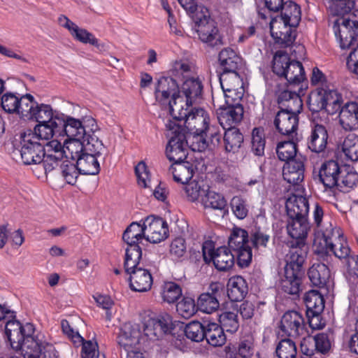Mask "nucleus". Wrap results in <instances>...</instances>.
Listing matches in <instances>:
<instances>
[{"instance_id": "obj_35", "label": "nucleus", "mask_w": 358, "mask_h": 358, "mask_svg": "<svg viewBox=\"0 0 358 358\" xmlns=\"http://www.w3.org/2000/svg\"><path fill=\"white\" fill-rule=\"evenodd\" d=\"M196 169V166L190 162L179 163L175 166H171L174 181L182 185L189 182L194 176Z\"/></svg>"}, {"instance_id": "obj_19", "label": "nucleus", "mask_w": 358, "mask_h": 358, "mask_svg": "<svg viewBox=\"0 0 358 358\" xmlns=\"http://www.w3.org/2000/svg\"><path fill=\"white\" fill-rule=\"evenodd\" d=\"M176 136L171 137L166 148V155L167 159L172 162L173 166L179 164V163L187 162V149L189 148L192 142L189 137L185 139L178 138Z\"/></svg>"}, {"instance_id": "obj_1", "label": "nucleus", "mask_w": 358, "mask_h": 358, "mask_svg": "<svg viewBox=\"0 0 358 358\" xmlns=\"http://www.w3.org/2000/svg\"><path fill=\"white\" fill-rule=\"evenodd\" d=\"M285 210L287 217V231L293 239L290 249L285 257L284 278L281 285L284 292L290 295H299L305 275V263L309 247L306 243L310 224L308 222V198L292 193L286 199Z\"/></svg>"}, {"instance_id": "obj_11", "label": "nucleus", "mask_w": 358, "mask_h": 358, "mask_svg": "<svg viewBox=\"0 0 358 358\" xmlns=\"http://www.w3.org/2000/svg\"><path fill=\"white\" fill-rule=\"evenodd\" d=\"M194 26L193 29L197 33L199 39L212 47L223 45L222 36L219 33L217 22L210 16L203 13L192 15Z\"/></svg>"}, {"instance_id": "obj_36", "label": "nucleus", "mask_w": 358, "mask_h": 358, "mask_svg": "<svg viewBox=\"0 0 358 358\" xmlns=\"http://www.w3.org/2000/svg\"><path fill=\"white\" fill-rule=\"evenodd\" d=\"M141 220L139 222H131L124 230L122 234V240L126 244L137 241L138 243H142V239L145 238V225Z\"/></svg>"}, {"instance_id": "obj_28", "label": "nucleus", "mask_w": 358, "mask_h": 358, "mask_svg": "<svg viewBox=\"0 0 358 358\" xmlns=\"http://www.w3.org/2000/svg\"><path fill=\"white\" fill-rule=\"evenodd\" d=\"M248 283L241 275H234L228 280L227 283V296L231 301H242L248 294Z\"/></svg>"}, {"instance_id": "obj_61", "label": "nucleus", "mask_w": 358, "mask_h": 358, "mask_svg": "<svg viewBox=\"0 0 358 358\" xmlns=\"http://www.w3.org/2000/svg\"><path fill=\"white\" fill-rule=\"evenodd\" d=\"M315 341V350L322 355L327 354L331 349V342L327 333H318L311 337Z\"/></svg>"}, {"instance_id": "obj_49", "label": "nucleus", "mask_w": 358, "mask_h": 358, "mask_svg": "<svg viewBox=\"0 0 358 358\" xmlns=\"http://www.w3.org/2000/svg\"><path fill=\"white\" fill-rule=\"evenodd\" d=\"M182 296V288L176 282L169 281L163 285L162 296L164 301L173 303Z\"/></svg>"}, {"instance_id": "obj_10", "label": "nucleus", "mask_w": 358, "mask_h": 358, "mask_svg": "<svg viewBox=\"0 0 358 358\" xmlns=\"http://www.w3.org/2000/svg\"><path fill=\"white\" fill-rule=\"evenodd\" d=\"M32 115L33 119L31 120L38 122L32 131L40 134L41 132H44V135L51 136V135H54V131L58 127V120L56 118H61L63 116V113L57 110H53L50 104L38 103L36 105V110Z\"/></svg>"}, {"instance_id": "obj_14", "label": "nucleus", "mask_w": 358, "mask_h": 358, "mask_svg": "<svg viewBox=\"0 0 358 358\" xmlns=\"http://www.w3.org/2000/svg\"><path fill=\"white\" fill-rule=\"evenodd\" d=\"M206 320H203V322L198 320H193L188 324L182 322H178V330L176 339L173 341L176 348L182 350L186 347L185 342V338L193 342H201L205 338V328Z\"/></svg>"}, {"instance_id": "obj_40", "label": "nucleus", "mask_w": 358, "mask_h": 358, "mask_svg": "<svg viewBox=\"0 0 358 358\" xmlns=\"http://www.w3.org/2000/svg\"><path fill=\"white\" fill-rule=\"evenodd\" d=\"M176 310L182 317L188 319L193 316L199 309L194 296L185 294L182 296V299L177 303Z\"/></svg>"}, {"instance_id": "obj_16", "label": "nucleus", "mask_w": 358, "mask_h": 358, "mask_svg": "<svg viewBox=\"0 0 358 358\" xmlns=\"http://www.w3.org/2000/svg\"><path fill=\"white\" fill-rule=\"evenodd\" d=\"M300 113H297L296 108H291L289 106L279 110L273 121L276 130L285 136H290L295 133L299 127Z\"/></svg>"}, {"instance_id": "obj_63", "label": "nucleus", "mask_w": 358, "mask_h": 358, "mask_svg": "<svg viewBox=\"0 0 358 358\" xmlns=\"http://www.w3.org/2000/svg\"><path fill=\"white\" fill-rule=\"evenodd\" d=\"M207 293H209L212 297L215 298L219 303L220 301H225L227 297V287L221 282H212L208 287Z\"/></svg>"}, {"instance_id": "obj_39", "label": "nucleus", "mask_w": 358, "mask_h": 358, "mask_svg": "<svg viewBox=\"0 0 358 358\" xmlns=\"http://www.w3.org/2000/svg\"><path fill=\"white\" fill-rule=\"evenodd\" d=\"M66 20L64 27L67 29L72 37L77 41L83 44H90L94 35L86 29L79 27L76 23L68 17H62Z\"/></svg>"}, {"instance_id": "obj_62", "label": "nucleus", "mask_w": 358, "mask_h": 358, "mask_svg": "<svg viewBox=\"0 0 358 358\" xmlns=\"http://www.w3.org/2000/svg\"><path fill=\"white\" fill-rule=\"evenodd\" d=\"M336 228H331V229H327L325 231H322V238L324 243V245L321 248V249H317L316 252L318 255H328V250H332L335 246V244L332 241V236L334 235L335 232L337 234Z\"/></svg>"}, {"instance_id": "obj_26", "label": "nucleus", "mask_w": 358, "mask_h": 358, "mask_svg": "<svg viewBox=\"0 0 358 358\" xmlns=\"http://www.w3.org/2000/svg\"><path fill=\"white\" fill-rule=\"evenodd\" d=\"M94 143L89 138L81 139L80 138H66L64 141V148L69 154L65 155V159L71 160H77L79 155L86 151H94Z\"/></svg>"}, {"instance_id": "obj_47", "label": "nucleus", "mask_w": 358, "mask_h": 358, "mask_svg": "<svg viewBox=\"0 0 358 358\" xmlns=\"http://www.w3.org/2000/svg\"><path fill=\"white\" fill-rule=\"evenodd\" d=\"M342 150L347 159L352 162H357L358 136L355 134H348L342 144Z\"/></svg>"}, {"instance_id": "obj_20", "label": "nucleus", "mask_w": 358, "mask_h": 358, "mask_svg": "<svg viewBox=\"0 0 358 358\" xmlns=\"http://www.w3.org/2000/svg\"><path fill=\"white\" fill-rule=\"evenodd\" d=\"M125 273L129 275V287L132 291L145 292L151 289L153 278L148 269L141 266Z\"/></svg>"}, {"instance_id": "obj_42", "label": "nucleus", "mask_w": 358, "mask_h": 358, "mask_svg": "<svg viewBox=\"0 0 358 358\" xmlns=\"http://www.w3.org/2000/svg\"><path fill=\"white\" fill-rule=\"evenodd\" d=\"M249 235L247 230L234 227L228 240V248L234 250L240 249L248 245Z\"/></svg>"}, {"instance_id": "obj_17", "label": "nucleus", "mask_w": 358, "mask_h": 358, "mask_svg": "<svg viewBox=\"0 0 358 358\" xmlns=\"http://www.w3.org/2000/svg\"><path fill=\"white\" fill-rule=\"evenodd\" d=\"M243 113V106L241 103L232 102L231 105L222 106L216 110L218 122L223 129L241 122Z\"/></svg>"}, {"instance_id": "obj_6", "label": "nucleus", "mask_w": 358, "mask_h": 358, "mask_svg": "<svg viewBox=\"0 0 358 358\" xmlns=\"http://www.w3.org/2000/svg\"><path fill=\"white\" fill-rule=\"evenodd\" d=\"M271 71L279 78L285 79L286 85L301 84L307 80L303 64L292 59L286 50H279L273 54Z\"/></svg>"}, {"instance_id": "obj_60", "label": "nucleus", "mask_w": 358, "mask_h": 358, "mask_svg": "<svg viewBox=\"0 0 358 358\" xmlns=\"http://www.w3.org/2000/svg\"><path fill=\"white\" fill-rule=\"evenodd\" d=\"M251 242L254 248L259 246L266 248L270 240V235L263 231L259 226H255V231L251 234Z\"/></svg>"}, {"instance_id": "obj_43", "label": "nucleus", "mask_w": 358, "mask_h": 358, "mask_svg": "<svg viewBox=\"0 0 358 358\" xmlns=\"http://www.w3.org/2000/svg\"><path fill=\"white\" fill-rule=\"evenodd\" d=\"M303 301L306 310H317L324 311L325 300L322 293L317 289H310L304 294Z\"/></svg>"}, {"instance_id": "obj_44", "label": "nucleus", "mask_w": 358, "mask_h": 358, "mask_svg": "<svg viewBox=\"0 0 358 358\" xmlns=\"http://www.w3.org/2000/svg\"><path fill=\"white\" fill-rule=\"evenodd\" d=\"M220 326L224 328V330L229 333H235L239 328L237 313L231 311H222L217 314Z\"/></svg>"}, {"instance_id": "obj_2", "label": "nucleus", "mask_w": 358, "mask_h": 358, "mask_svg": "<svg viewBox=\"0 0 358 358\" xmlns=\"http://www.w3.org/2000/svg\"><path fill=\"white\" fill-rule=\"evenodd\" d=\"M176 71L178 72L176 69H171L164 73L155 86V101L162 109L168 110L169 114H172L173 108H178L180 105L192 107L203 98V84L199 77H187L179 85L173 77Z\"/></svg>"}, {"instance_id": "obj_18", "label": "nucleus", "mask_w": 358, "mask_h": 358, "mask_svg": "<svg viewBox=\"0 0 358 358\" xmlns=\"http://www.w3.org/2000/svg\"><path fill=\"white\" fill-rule=\"evenodd\" d=\"M326 89L317 87L312 90L307 99V106L311 112V122L326 120L324 110L327 108Z\"/></svg>"}, {"instance_id": "obj_13", "label": "nucleus", "mask_w": 358, "mask_h": 358, "mask_svg": "<svg viewBox=\"0 0 358 358\" xmlns=\"http://www.w3.org/2000/svg\"><path fill=\"white\" fill-rule=\"evenodd\" d=\"M178 321L173 320L172 317L168 314H161L155 317L149 318L143 324V331L147 336H153L159 340L166 334H171L175 338L176 336Z\"/></svg>"}, {"instance_id": "obj_64", "label": "nucleus", "mask_w": 358, "mask_h": 358, "mask_svg": "<svg viewBox=\"0 0 358 358\" xmlns=\"http://www.w3.org/2000/svg\"><path fill=\"white\" fill-rule=\"evenodd\" d=\"M99 346L96 342L93 343L89 340L83 343L81 349L82 358H99Z\"/></svg>"}, {"instance_id": "obj_57", "label": "nucleus", "mask_w": 358, "mask_h": 358, "mask_svg": "<svg viewBox=\"0 0 358 358\" xmlns=\"http://www.w3.org/2000/svg\"><path fill=\"white\" fill-rule=\"evenodd\" d=\"M64 162L63 156H57L52 154L45 152V157H43L41 163L43 164L45 173L47 175L48 173L54 170H59L60 171L61 164Z\"/></svg>"}, {"instance_id": "obj_38", "label": "nucleus", "mask_w": 358, "mask_h": 358, "mask_svg": "<svg viewBox=\"0 0 358 358\" xmlns=\"http://www.w3.org/2000/svg\"><path fill=\"white\" fill-rule=\"evenodd\" d=\"M297 143L294 141L293 137L292 139L280 141L277 144L276 153L279 160L280 161L285 162L286 161L291 159H297Z\"/></svg>"}, {"instance_id": "obj_29", "label": "nucleus", "mask_w": 358, "mask_h": 358, "mask_svg": "<svg viewBox=\"0 0 358 358\" xmlns=\"http://www.w3.org/2000/svg\"><path fill=\"white\" fill-rule=\"evenodd\" d=\"M339 122L345 129H358V101H348L343 105Z\"/></svg>"}, {"instance_id": "obj_56", "label": "nucleus", "mask_w": 358, "mask_h": 358, "mask_svg": "<svg viewBox=\"0 0 358 358\" xmlns=\"http://www.w3.org/2000/svg\"><path fill=\"white\" fill-rule=\"evenodd\" d=\"M44 132H41L42 139H40L43 147L46 149V153L50 151H54L56 153H59V156H63L64 153H66V150L64 148V144L62 145L61 142L58 140L50 141L55 135L51 136L44 135Z\"/></svg>"}, {"instance_id": "obj_59", "label": "nucleus", "mask_w": 358, "mask_h": 358, "mask_svg": "<svg viewBox=\"0 0 358 358\" xmlns=\"http://www.w3.org/2000/svg\"><path fill=\"white\" fill-rule=\"evenodd\" d=\"M241 62V57L236 52H231V57H228L227 63L220 64L222 67V74L231 73L235 75L236 78H241L239 73L237 71Z\"/></svg>"}, {"instance_id": "obj_53", "label": "nucleus", "mask_w": 358, "mask_h": 358, "mask_svg": "<svg viewBox=\"0 0 358 358\" xmlns=\"http://www.w3.org/2000/svg\"><path fill=\"white\" fill-rule=\"evenodd\" d=\"M341 182L338 180V185L336 187L342 192H349L352 189L357 186L358 182V173L357 172H348L345 176H340Z\"/></svg>"}, {"instance_id": "obj_22", "label": "nucleus", "mask_w": 358, "mask_h": 358, "mask_svg": "<svg viewBox=\"0 0 358 358\" xmlns=\"http://www.w3.org/2000/svg\"><path fill=\"white\" fill-rule=\"evenodd\" d=\"M341 173L338 162L336 160L330 159L322 164L319 171V178L325 189H331L338 185Z\"/></svg>"}, {"instance_id": "obj_33", "label": "nucleus", "mask_w": 358, "mask_h": 358, "mask_svg": "<svg viewBox=\"0 0 358 358\" xmlns=\"http://www.w3.org/2000/svg\"><path fill=\"white\" fill-rule=\"evenodd\" d=\"M141 243L136 242L129 243L125 249V255L124 259V269L125 272H129L132 268L141 267L140 263L142 259V249Z\"/></svg>"}, {"instance_id": "obj_24", "label": "nucleus", "mask_w": 358, "mask_h": 358, "mask_svg": "<svg viewBox=\"0 0 358 358\" xmlns=\"http://www.w3.org/2000/svg\"><path fill=\"white\" fill-rule=\"evenodd\" d=\"M303 159H291L286 161L282 167V177L287 182L292 185H299L304 180L305 165Z\"/></svg>"}, {"instance_id": "obj_45", "label": "nucleus", "mask_w": 358, "mask_h": 358, "mask_svg": "<svg viewBox=\"0 0 358 358\" xmlns=\"http://www.w3.org/2000/svg\"><path fill=\"white\" fill-rule=\"evenodd\" d=\"M201 203L205 208L220 210H224L227 205L226 199L221 194L210 190L201 198Z\"/></svg>"}, {"instance_id": "obj_58", "label": "nucleus", "mask_w": 358, "mask_h": 358, "mask_svg": "<svg viewBox=\"0 0 358 358\" xmlns=\"http://www.w3.org/2000/svg\"><path fill=\"white\" fill-rule=\"evenodd\" d=\"M233 251L237 253L236 262L241 268H245L250 266L252 259V250L250 246L247 245Z\"/></svg>"}, {"instance_id": "obj_12", "label": "nucleus", "mask_w": 358, "mask_h": 358, "mask_svg": "<svg viewBox=\"0 0 358 358\" xmlns=\"http://www.w3.org/2000/svg\"><path fill=\"white\" fill-rule=\"evenodd\" d=\"M299 85H286V82L283 84L278 83L276 85L275 95L276 96V103L278 105L279 110L289 106L291 108H296L297 113L302 112L303 104L301 96L304 95V90L306 87L303 88L301 85L298 91L292 90L293 87Z\"/></svg>"}, {"instance_id": "obj_8", "label": "nucleus", "mask_w": 358, "mask_h": 358, "mask_svg": "<svg viewBox=\"0 0 358 358\" xmlns=\"http://www.w3.org/2000/svg\"><path fill=\"white\" fill-rule=\"evenodd\" d=\"M40 139L41 134L27 129L20 133V155L23 163L26 165L41 164L45 157L46 149L43 147Z\"/></svg>"}, {"instance_id": "obj_37", "label": "nucleus", "mask_w": 358, "mask_h": 358, "mask_svg": "<svg viewBox=\"0 0 358 358\" xmlns=\"http://www.w3.org/2000/svg\"><path fill=\"white\" fill-rule=\"evenodd\" d=\"M307 274L313 286L322 287L326 285L329 277V269L324 264H313Z\"/></svg>"}, {"instance_id": "obj_48", "label": "nucleus", "mask_w": 358, "mask_h": 358, "mask_svg": "<svg viewBox=\"0 0 358 358\" xmlns=\"http://www.w3.org/2000/svg\"><path fill=\"white\" fill-rule=\"evenodd\" d=\"M278 358H296L297 350L295 343L289 338L282 339L275 349Z\"/></svg>"}, {"instance_id": "obj_9", "label": "nucleus", "mask_w": 358, "mask_h": 358, "mask_svg": "<svg viewBox=\"0 0 358 358\" xmlns=\"http://www.w3.org/2000/svg\"><path fill=\"white\" fill-rule=\"evenodd\" d=\"M203 259L206 264L213 262L219 271H229L235 264V256L231 249L223 245L215 249L213 241H206L201 246Z\"/></svg>"}, {"instance_id": "obj_5", "label": "nucleus", "mask_w": 358, "mask_h": 358, "mask_svg": "<svg viewBox=\"0 0 358 358\" xmlns=\"http://www.w3.org/2000/svg\"><path fill=\"white\" fill-rule=\"evenodd\" d=\"M58 127L54 131V135L66 136V138H89L91 141L99 139L95 132L99 130L96 120L91 116H85L81 119L63 113L61 118L57 117Z\"/></svg>"}, {"instance_id": "obj_55", "label": "nucleus", "mask_w": 358, "mask_h": 358, "mask_svg": "<svg viewBox=\"0 0 358 358\" xmlns=\"http://www.w3.org/2000/svg\"><path fill=\"white\" fill-rule=\"evenodd\" d=\"M322 312L317 310H306L307 323L312 330H320L326 326V322L322 316Z\"/></svg>"}, {"instance_id": "obj_4", "label": "nucleus", "mask_w": 358, "mask_h": 358, "mask_svg": "<svg viewBox=\"0 0 358 358\" xmlns=\"http://www.w3.org/2000/svg\"><path fill=\"white\" fill-rule=\"evenodd\" d=\"M329 3L331 14L339 17L333 26L335 36L341 49L349 48L358 36L356 28L352 27V20L349 15L355 6V0H329Z\"/></svg>"}, {"instance_id": "obj_41", "label": "nucleus", "mask_w": 358, "mask_h": 358, "mask_svg": "<svg viewBox=\"0 0 358 358\" xmlns=\"http://www.w3.org/2000/svg\"><path fill=\"white\" fill-rule=\"evenodd\" d=\"M337 238L339 241V248H336V245L332 250H329L331 252L334 256L340 259H344L346 262V265L348 268L350 267V259L353 255L350 254L351 249L348 245L347 239L344 237L342 229L341 228H338L337 229Z\"/></svg>"}, {"instance_id": "obj_50", "label": "nucleus", "mask_w": 358, "mask_h": 358, "mask_svg": "<svg viewBox=\"0 0 358 358\" xmlns=\"http://www.w3.org/2000/svg\"><path fill=\"white\" fill-rule=\"evenodd\" d=\"M0 103L3 110L9 114L19 112L20 101L16 93L7 92L0 96Z\"/></svg>"}, {"instance_id": "obj_27", "label": "nucleus", "mask_w": 358, "mask_h": 358, "mask_svg": "<svg viewBox=\"0 0 358 358\" xmlns=\"http://www.w3.org/2000/svg\"><path fill=\"white\" fill-rule=\"evenodd\" d=\"M280 14L276 15L278 20L283 22V28L287 27L297 28L301 20V9L299 4L293 1H287L285 2L282 10H280Z\"/></svg>"}, {"instance_id": "obj_32", "label": "nucleus", "mask_w": 358, "mask_h": 358, "mask_svg": "<svg viewBox=\"0 0 358 358\" xmlns=\"http://www.w3.org/2000/svg\"><path fill=\"white\" fill-rule=\"evenodd\" d=\"M223 142L224 150L227 152H238L244 141L243 134L236 127H229L224 129Z\"/></svg>"}, {"instance_id": "obj_15", "label": "nucleus", "mask_w": 358, "mask_h": 358, "mask_svg": "<svg viewBox=\"0 0 358 358\" xmlns=\"http://www.w3.org/2000/svg\"><path fill=\"white\" fill-rule=\"evenodd\" d=\"M93 143L94 152L86 151L77 159V166L80 168L81 175L96 176L100 172L101 168L97 158L101 155L105 146L100 139H95Z\"/></svg>"}, {"instance_id": "obj_46", "label": "nucleus", "mask_w": 358, "mask_h": 358, "mask_svg": "<svg viewBox=\"0 0 358 358\" xmlns=\"http://www.w3.org/2000/svg\"><path fill=\"white\" fill-rule=\"evenodd\" d=\"M266 144L265 133L263 127H255L252 131L251 149L255 155H264Z\"/></svg>"}, {"instance_id": "obj_31", "label": "nucleus", "mask_w": 358, "mask_h": 358, "mask_svg": "<svg viewBox=\"0 0 358 358\" xmlns=\"http://www.w3.org/2000/svg\"><path fill=\"white\" fill-rule=\"evenodd\" d=\"M278 22V17H271L270 23H269V29L271 36L274 40L275 43L280 45L281 48H289L294 45V43L296 38V35H293V31H296V30H293L295 29L294 27H287L286 29L285 32L282 31H274L273 27L274 24Z\"/></svg>"}, {"instance_id": "obj_25", "label": "nucleus", "mask_w": 358, "mask_h": 358, "mask_svg": "<svg viewBox=\"0 0 358 358\" xmlns=\"http://www.w3.org/2000/svg\"><path fill=\"white\" fill-rule=\"evenodd\" d=\"M141 337V326L138 324L125 322L120 328L118 343L126 350H129L140 342Z\"/></svg>"}, {"instance_id": "obj_23", "label": "nucleus", "mask_w": 358, "mask_h": 358, "mask_svg": "<svg viewBox=\"0 0 358 358\" xmlns=\"http://www.w3.org/2000/svg\"><path fill=\"white\" fill-rule=\"evenodd\" d=\"M305 327L306 323L303 315L296 310L287 311L280 320V330L287 336L299 335V329H303Z\"/></svg>"}, {"instance_id": "obj_54", "label": "nucleus", "mask_w": 358, "mask_h": 358, "mask_svg": "<svg viewBox=\"0 0 358 358\" xmlns=\"http://www.w3.org/2000/svg\"><path fill=\"white\" fill-rule=\"evenodd\" d=\"M145 230L148 229L150 232H164L165 229H169V226L165 220L159 216L149 215L143 220Z\"/></svg>"}, {"instance_id": "obj_51", "label": "nucleus", "mask_w": 358, "mask_h": 358, "mask_svg": "<svg viewBox=\"0 0 358 358\" xmlns=\"http://www.w3.org/2000/svg\"><path fill=\"white\" fill-rule=\"evenodd\" d=\"M196 303L199 310L206 313H211L217 310L220 307L218 301L207 292L201 294L198 297Z\"/></svg>"}, {"instance_id": "obj_21", "label": "nucleus", "mask_w": 358, "mask_h": 358, "mask_svg": "<svg viewBox=\"0 0 358 358\" xmlns=\"http://www.w3.org/2000/svg\"><path fill=\"white\" fill-rule=\"evenodd\" d=\"M311 122L313 125L308 141V148L313 152L320 153L324 151L329 138L327 130L322 124L326 122V120Z\"/></svg>"}, {"instance_id": "obj_3", "label": "nucleus", "mask_w": 358, "mask_h": 358, "mask_svg": "<svg viewBox=\"0 0 358 358\" xmlns=\"http://www.w3.org/2000/svg\"><path fill=\"white\" fill-rule=\"evenodd\" d=\"M169 115L176 120L185 121L186 134L190 140L192 138L189 148L192 151L202 152L208 148L207 131L210 127V117L204 108L180 105Z\"/></svg>"}, {"instance_id": "obj_7", "label": "nucleus", "mask_w": 358, "mask_h": 358, "mask_svg": "<svg viewBox=\"0 0 358 358\" xmlns=\"http://www.w3.org/2000/svg\"><path fill=\"white\" fill-rule=\"evenodd\" d=\"M35 326L27 322L23 328L13 329L10 336L5 340L15 352H20L24 358H37L41 354L38 335L35 336Z\"/></svg>"}, {"instance_id": "obj_52", "label": "nucleus", "mask_w": 358, "mask_h": 358, "mask_svg": "<svg viewBox=\"0 0 358 358\" xmlns=\"http://www.w3.org/2000/svg\"><path fill=\"white\" fill-rule=\"evenodd\" d=\"M230 206L233 213L238 220H243L248 215L247 200L242 196H234L231 199Z\"/></svg>"}, {"instance_id": "obj_34", "label": "nucleus", "mask_w": 358, "mask_h": 358, "mask_svg": "<svg viewBox=\"0 0 358 358\" xmlns=\"http://www.w3.org/2000/svg\"><path fill=\"white\" fill-rule=\"evenodd\" d=\"M80 168L77 166V160L64 159V162L61 164L60 173L66 182L67 184L71 185H76L78 182L80 185L83 182L79 179V176L81 175Z\"/></svg>"}, {"instance_id": "obj_30", "label": "nucleus", "mask_w": 358, "mask_h": 358, "mask_svg": "<svg viewBox=\"0 0 358 358\" xmlns=\"http://www.w3.org/2000/svg\"><path fill=\"white\" fill-rule=\"evenodd\" d=\"M206 321L204 339L211 346L220 347L223 345L227 341L224 328L218 324L212 322L209 317Z\"/></svg>"}]
</instances>
